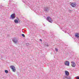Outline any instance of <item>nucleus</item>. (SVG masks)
Listing matches in <instances>:
<instances>
[{
    "label": "nucleus",
    "instance_id": "nucleus-1",
    "mask_svg": "<svg viewBox=\"0 0 79 79\" xmlns=\"http://www.w3.org/2000/svg\"><path fill=\"white\" fill-rule=\"evenodd\" d=\"M10 68L12 69L13 72H16V68H15V66L13 65H11L10 66Z\"/></svg>",
    "mask_w": 79,
    "mask_h": 79
},
{
    "label": "nucleus",
    "instance_id": "nucleus-2",
    "mask_svg": "<svg viewBox=\"0 0 79 79\" xmlns=\"http://www.w3.org/2000/svg\"><path fill=\"white\" fill-rule=\"evenodd\" d=\"M50 10V7H46L44 8V10L45 12H48Z\"/></svg>",
    "mask_w": 79,
    "mask_h": 79
},
{
    "label": "nucleus",
    "instance_id": "nucleus-3",
    "mask_svg": "<svg viewBox=\"0 0 79 79\" xmlns=\"http://www.w3.org/2000/svg\"><path fill=\"white\" fill-rule=\"evenodd\" d=\"M47 21H48L51 23H52V19L50 18V17L48 16L47 17Z\"/></svg>",
    "mask_w": 79,
    "mask_h": 79
},
{
    "label": "nucleus",
    "instance_id": "nucleus-4",
    "mask_svg": "<svg viewBox=\"0 0 79 79\" xmlns=\"http://www.w3.org/2000/svg\"><path fill=\"white\" fill-rule=\"evenodd\" d=\"M15 14L13 13L10 15V18H12V19H15Z\"/></svg>",
    "mask_w": 79,
    "mask_h": 79
},
{
    "label": "nucleus",
    "instance_id": "nucleus-5",
    "mask_svg": "<svg viewBox=\"0 0 79 79\" xmlns=\"http://www.w3.org/2000/svg\"><path fill=\"white\" fill-rule=\"evenodd\" d=\"M12 40L15 44L17 43L18 42V40H17V38H15L13 39Z\"/></svg>",
    "mask_w": 79,
    "mask_h": 79
},
{
    "label": "nucleus",
    "instance_id": "nucleus-6",
    "mask_svg": "<svg viewBox=\"0 0 79 79\" xmlns=\"http://www.w3.org/2000/svg\"><path fill=\"white\" fill-rule=\"evenodd\" d=\"M65 66H69V62L67 61H65Z\"/></svg>",
    "mask_w": 79,
    "mask_h": 79
},
{
    "label": "nucleus",
    "instance_id": "nucleus-7",
    "mask_svg": "<svg viewBox=\"0 0 79 79\" xmlns=\"http://www.w3.org/2000/svg\"><path fill=\"white\" fill-rule=\"evenodd\" d=\"M72 63V67H75L76 66V64L74 62H71Z\"/></svg>",
    "mask_w": 79,
    "mask_h": 79
},
{
    "label": "nucleus",
    "instance_id": "nucleus-8",
    "mask_svg": "<svg viewBox=\"0 0 79 79\" xmlns=\"http://www.w3.org/2000/svg\"><path fill=\"white\" fill-rule=\"evenodd\" d=\"M71 5L72 7H74L76 6V3H72L71 4Z\"/></svg>",
    "mask_w": 79,
    "mask_h": 79
},
{
    "label": "nucleus",
    "instance_id": "nucleus-9",
    "mask_svg": "<svg viewBox=\"0 0 79 79\" xmlns=\"http://www.w3.org/2000/svg\"><path fill=\"white\" fill-rule=\"evenodd\" d=\"M65 75L66 76H69V72H68V71H65Z\"/></svg>",
    "mask_w": 79,
    "mask_h": 79
},
{
    "label": "nucleus",
    "instance_id": "nucleus-10",
    "mask_svg": "<svg viewBox=\"0 0 79 79\" xmlns=\"http://www.w3.org/2000/svg\"><path fill=\"white\" fill-rule=\"evenodd\" d=\"M75 36L76 37H77L78 38H79V33H76L75 35Z\"/></svg>",
    "mask_w": 79,
    "mask_h": 79
},
{
    "label": "nucleus",
    "instance_id": "nucleus-11",
    "mask_svg": "<svg viewBox=\"0 0 79 79\" xmlns=\"http://www.w3.org/2000/svg\"><path fill=\"white\" fill-rule=\"evenodd\" d=\"M14 23H16V24H18V20H17V19H15L14 21Z\"/></svg>",
    "mask_w": 79,
    "mask_h": 79
},
{
    "label": "nucleus",
    "instance_id": "nucleus-12",
    "mask_svg": "<svg viewBox=\"0 0 79 79\" xmlns=\"http://www.w3.org/2000/svg\"><path fill=\"white\" fill-rule=\"evenodd\" d=\"M5 72L6 73V74L8 73V70H5Z\"/></svg>",
    "mask_w": 79,
    "mask_h": 79
},
{
    "label": "nucleus",
    "instance_id": "nucleus-13",
    "mask_svg": "<svg viewBox=\"0 0 79 79\" xmlns=\"http://www.w3.org/2000/svg\"><path fill=\"white\" fill-rule=\"evenodd\" d=\"M66 78H67L68 79H71V77H66Z\"/></svg>",
    "mask_w": 79,
    "mask_h": 79
},
{
    "label": "nucleus",
    "instance_id": "nucleus-14",
    "mask_svg": "<svg viewBox=\"0 0 79 79\" xmlns=\"http://www.w3.org/2000/svg\"><path fill=\"white\" fill-rule=\"evenodd\" d=\"M55 51H56V52H58V49L57 48H55Z\"/></svg>",
    "mask_w": 79,
    "mask_h": 79
},
{
    "label": "nucleus",
    "instance_id": "nucleus-15",
    "mask_svg": "<svg viewBox=\"0 0 79 79\" xmlns=\"http://www.w3.org/2000/svg\"><path fill=\"white\" fill-rule=\"evenodd\" d=\"M22 37H25V35H24V34H22Z\"/></svg>",
    "mask_w": 79,
    "mask_h": 79
},
{
    "label": "nucleus",
    "instance_id": "nucleus-16",
    "mask_svg": "<svg viewBox=\"0 0 79 79\" xmlns=\"http://www.w3.org/2000/svg\"><path fill=\"white\" fill-rule=\"evenodd\" d=\"M68 11H69V12H71V11H73V10H70L69 9L68 10Z\"/></svg>",
    "mask_w": 79,
    "mask_h": 79
},
{
    "label": "nucleus",
    "instance_id": "nucleus-17",
    "mask_svg": "<svg viewBox=\"0 0 79 79\" xmlns=\"http://www.w3.org/2000/svg\"><path fill=\"white\" fill-rule=\"evenodd\" d=\"M40 42H42V40L41 39H40Z\"/></svg>",
    "mask_w": 79,
    "mask_h": 79
},
{
    "label": "nucleus",
    "instance_id": "nucleus-18",
    "mask_svg": "<svg viewBox=\"0 0 79 79\" xmlns=\"http://www.w3.org/2000/svg\"><path fill=\"white\" fill-rule=\"evenodd\" d=\"M45 46H46V47H48V44H46Z\"/></svg>",
    "mask_w": 79,
    "mask_h": 79
},
{
    "label": "nucleus",
    "instance_id": "nucleus-19",
    "mask_svg": "<svg viewBox=\"0 0 79 79\" xmlns=\"http://www.w3.org/2000/svg\"><path fill=\"white\" fill-rule=\"evenodd\" d=\"M77 78H76V79H79V77L78 76H77Z\"/></svg>",
    "mask_w": 79,
    "mask_h": 79
},
{
    "label": "nucleus",
    "instance_id": "nucleus-20",
    "mask_svg": "<svg viewBox=\"0 0 79 79\" xmlns=\"http://www.w3.org/2000/svg\"><path fill=\"white\" fill-rule=\"evenodd\" d=\"M17 19H18V20H19V19L17 17Z\"/></svg>",
    "mask_w": 79,
    "mask_h": 79
},
{
    "label": "nucleus",
    "instance_id": "nucleus-21",
    "mask_svg": "<svg viewBox=\"0 0 79 79\" xmlns=\"http://www.w3.org/2000/svg\"><path fill=\"white\" fill-rule=\"evenodd\" d=\"M17 19H18V20H19V19L17 17Z\"/></svg>",
    "mask_w": 79,
    "mask_h": 79
},
{
    "label": "nucleus",
    "instance_id": "nucleus-22",
    "mask_svg": "<svg viewBox=\"0 0 79 79\" xmlns=\"http://www.w3.org/2000/svg\"><path fill=\"white\" fill-rule=\"evenodd\" d=\"M68 34H69V33H68Z\"/></svg>",
    "mask_w": 79,
    "mask_h": 79
},
{
    "label": "nucleus",
    "instance_id": "nucleus-23",
    "mask_svg": "<svg viewBox=\"0 0 79 79\" xmlns=\"http://www.w3.org/2000/svg\"><path fill=\"white\" fill-rule=\"evenodd\" d=\"M1 57L3 58V57L2 56Z\"/></svg>",
    "mask_w": 79,
    "mask_h": 79
},
{
    "label": "nucleus",
    "instance_id": "nucleus-24",
    "mask_svg": "<svg viewBox=\"0 0 79 79\" xmlns=\"http://www.w3.org/2000/svg\"><path fill=\"white\" fill-rule=\"evenodd\" d=\"M65 33H66V31L65 32Z\"/></svg>",
    "mask_w": 79,
    "mask_h": 79
},
{
    "label": "nucleus",
    "instance_id": "nucleus-25",
    "mask_svg": "<svg viewBox=\"0 0 79 79\" xmlns=\"http://www.w3.org/2000/svg\"><path fill=\"white\" fill-rule=\"evenodd\" d=\"M11 0L13 1V0Z\"/></svg>",
    "mask_w": 79,
    "mask_h": 79
}]
</instances>
